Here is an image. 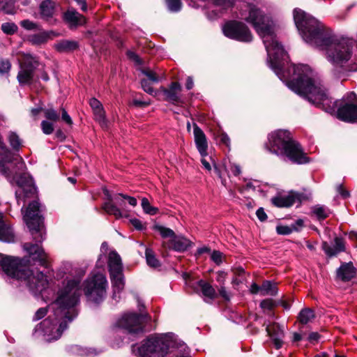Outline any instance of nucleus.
Masks as SVG:
<instances>
[{"label": "nucleus", "mask_w": 357, "mask_h": 357, "mask_svg": "<svg viewBox=\"0 0 357 357\" xmlns=\"http://www.w3.org/2000/svg\"><path fill=\"white\" fill-rule=\"evenodd\" d=\"M249 15L245 17L261 38L267 52V62L280 80L291 91L326 112L337 109V118L347 122H357V100L354 92L344 96L341 101H333L318 75L307 65L289 64V55L277 40L273 23L268 16L255 6H248Z\"/></svg>", "instance_id": "f257e3e1"}, {"label": "nucleus", "mask_w": 357, "mask_h": 357, "mask_svg": "<svg viewBox=\"0 0 357 357\" xmlns=\"http://www.w3.org/2000/svg\"><path fill=\"white\" fill-rule=\"evenodd\" d=\"M295 24L303 39L324 52L326 59L334 67L344 68L351 61L355 47L353 39L338 36L303 10H294Z\"/></svg>", "instance_id": "f03ea898"}, {"label": "nucleus", "mask_w": 357, "mask_h": 357, "mask_svg": "<svg viewBox=\"0 0 357 357\" xmlns=\"http://www.w3.org/2000/svg\"><path fill=\"white\" fill-rule=\"evenodd\" d=\"M81 276L68 277L59 288L56 300L49 306L52 314L38 324L33 334L47 342L58 340L78 314L77 305L81 296Z\"/></svg>", "instance_id": "7ed1b4c3"}, {"label": "nucleus", "mask_w": 357, "mask_h": 357, "mask_svg": "<svg viewBox=\"0 0 357 357\" xmlns=\"http://www.w3.org/2000/svg\"><path fill=\"white\" fill-rule=\"evenodd\" d=\"M26 165L22 158L11 153L3 144H0V172L10 183H16L18 189L15 197L18 204L24 202V198L35 195L36 188L31 176L25 172Z\"/></svg>", "instance_id": "20e7f679"}, {"label": "nucleus", "mask_w": 357, "mask_h": 357, "mask_svg": "<svg viewBox=\"0 0 357 357\" xmlns=\"http://www.w3.org/2000/svg\"><path fill=\"white\" fill-rule=\"evenodd\" d=\"M0 273L8 279L24 282L34 295H42L47 291L48 280L43 271L31 268L17 257L6 256L0 253Z\"/></svg>", "instance_id": "39448f33"}, {"label": "nucleus", "mask_w": 357, "mask_h": 357, "mask_svg": "<svg viewBox=\"0 0 357 357\" xmlns=\"http://www.w3.org/2000/svg\"><path fill=\"white\" fill-rule=\"evenodd\" d=\"M42 211V206L38 201L31 202L26 208L24 213V220L29 229L33 240L36 243L34 244L25 243L23 245V248L29 254L34 264L38 263V265L47 268L49 266L47 255L39 245L45 238Z\"/></svg>", "instance_id": "423d86ee"}, {"label": "nucleus", "mask_w": 357, "mask_h": 357, "mask_svg": "<svg viewBox=\"0 0 357 357\" xmlns=\"http://www.w3.org/2000/svg\"><path fill=\"white\" fill-rule=\"evenodd\" d=\"M266 149L271 153L283 158H287L296 164H305L307 157L301 145L294 141L291 133L286 130H278L268 135Z\"/></svg>", "instance_id": "0eeeda50"}, {"label": "nucleus", "mask_w": 357, "mask_h": 357, "mask_svg": "<svg viewBox=\"0 0 357 357\" xmlns=\"http://www.w3.org/2000/svg\"><path fill=\"white\" fill-rule=\"evenodd\" d=\"M176 346L177 336L174 333H159L133 345L132 351L138 357H166L169 349Z\"/></svg>", "instance_id": "6e6552de"}, {"label": "nucleus", "mask_w": 357, "mask_h": 357, "mask_svg": "<svg viewBox=\"0 0 357 357\" xmlns=\"http://www.w3.org/2000/svg\"><path fill=\"white\" fill-rule=\"evenodd\" d=\"M83 286L88 301L98 304L105 298L108 282L104 274H91L84 281Z\"/></svg>", "instance_id": "1a4fd4ad"}, {"label": "nucleus", "mask_w": 357, "mask_h": 357, "mask_svg": "<svg viewBox=\"0 0 357 357\" xmlns=\"http://www.w3.org/2000/svg\"><path fill=\"white\" fill-rule=\"evenodd\" d=\"M107 201L102 205V209L109 215H113L116 219L123 217H128L126 211L123 208L125 201H128V204L135 207L137 204V199L133 197L122 193H116L112 195L107 189L103 190Z\"/></svg>", "instance_id": "9d476101"}, {"label": "nucleus", "mask_w": 357, "mask_h": 357, "mask_svg": "<svg viewBox=\"0 0 357 357\" xmlns=\"http://www.w3.org/2000/svg\"><path fill=\"white\" fill-rule=\"evenodd\" d=\"M139 314L129 312L124 314L116 322L118 327L125 329L129 333L137 334L143 332L144 324L149 321V316L146 312H142L144 305L138 299Z\"/></svg>", "instance_id": "9b49d317"}, {"label": "nucleus", "mask_w": 357, "mask_h": 357, "mask_svg": "<svg viewBox=\"0 0 357 357\" xmlns=\"http://www.w3.org/2000/svg\"><path fill=\"white\" fill-rule=\"evenodd\" d=\"M224 35L240 42L249 43L252 40V35L248 26L243 22L229 21L222 26Z\"/></svg>", "instance_id": "f8f14e48"}, {"label": "nucleus", "mask_w": 357, "mask_h": 357, "mask_svg": "<svg viewBox=\"0 0 357 357\" xmlns=\"http://www.w3.org/2000/svg\"><path fill=\"white\" fill-rule=\"evenodd\" d=\"M38 66L36 57L31 54H25L20 64V70L17 75V79L20 84H30L33 78L35 69Z\"/></svg>", "instance_id": "ddd939ff"}, {"label": "nucleus", "mask_w": 357, "mask_h": 357, "mask_svg": "<svg viewBox=\"0 0 357 357\" xmlns=\"http://www.w3.org/2000/svg\"><path fill=\"white\" fill-rule=\"evenodd\" d=\"M266 332L274 347L277 349H280L283 344L284 326H280L276 323H273V324L266 326Z\"/></svg>", "instance_id": "4468645a"}, {"label": "nucleus", "mask_w": 357, "mask_h": 357, "mask_svg": "<svg viewBox=\"0 0 357 357\" xmlns=\"http://www.w3.org/2000/svg\"><path fill=\"white\" fill-rule=\"evenodd\" d=\"M193 134L195 143L198 152L202 157H206L208 155V142L206 136L196 123L193 124Z\"/></svg>", "instance_id": "2eb2a0df"}, {"label": "nucleus", "mask_w": 357, "mask_h": 357, "mask_svg": "<svg viewBox=\"0 0 357 357\" xmlns=\"http://www.w3.org/2000/svg\"><path fill=\"white\" fill-rule=\"evenodd\" d=\"M181 86L178 82H172L168 89L161 87V91L165 96V100L173 104L182 102L180 93L181 91Z\"/></svg>", "instance_id": "dca6fc26"}, {"label": "nucleus", "mask_w": 357, "mask_h": 357, "mask_svg": "<svg viewBox=\"0 0 357 357\" xmlns=\"http://www.w3.org/2000/svg\"><path fill=\"white\" fill-rule=\"evenodd\" d=\"M108 269L109 275L123 273V264L120 255L116 251H112L108 256Z\"/></svg>", "instance_id": "f3484780"}, {"label": "nucleus", "mask_w": 357, "mask_h": 357, "mask_svg": "<svg viewBox=\"0 0 357 357\" xmlns=\"http://www.w3.org/2000/svg\"><path fill=\"white\" fill-rule=\"evenodd\" d=\"M56 9V3L52 0H44L40 6V17L45 20H50L53 18Z\"/></svg>", "instance_id": "a211bd4d"}, {"label": "nucleus", "mask_w": 357, "mask_h": 357, "mask_svg": "<svg viewBox=\"0 0 357 357\" xmlns=\"http://www.w3.org/2000/svg\"><path fill=\"white\" fill-rule=\"evenodd\" d=\"M192 242L183 236H176L170 239L167 247L177 252H184L191 247Z\"/></svg>", "instance_id": "6ab92c4d"}, {"label": "nucleus", "mask_w": 357, "mask_h": 357, "mask_svg": "<svg viewBox=\"0 0 357 357\" xmlns=\"http://www.w3.org/2000/svg\"><path fill=\"white\" fill-rule=\"evenodd\" d=\"M322 248L328 257H333L344 250V244L342 238L336 237L334 240V245H331L327 242L322 243Z\"/></svg>", "instance_id": "aec40b11"}, {"label": "nucleus", "mask_w": 357, "mask_h": 357, "mask_svg": "<svg viewBox=\"0 0 357 357\" xmlns=\"http://www.w3.org/2000/svg\"><path fill=\"white\" fill-rule=\"evenodd\" d=\"M297 199L298 197L294 194L278 195L271 199V203L279 208L290 207Z\"/></svg>", "instance_id": "412c9836"}, {"label": "nucleus", "mask_w": 357, "mask_h": 357, "mask_svg": "<svg viewBox=\"0 0 357 357\" xmlns=\"http://www.w3.org/2000/svg\"><path fill=\"white\" fill-rule=\"evenodd\" d=\"M356 274V269L351 262L342 264L337 271V276L342 281H349Z\"/></svg>", "instance_id": "4be33fe9"}, {"label": "nucleus", "mask_w": 357, "mask_h": 357, "mask_svg": "<svg viewBox=\"0 0 357 357\" xmlns=\"http://www.w3.org/2000/svg\"><path fill=\"white\" fill-rule=\"evenodd\" d=\"M113 289V298L116 299L117 294L124 289L125 278L123 273L109 275Z\"/></svg>", "instance_id": "5701e85b"}, {"label": "nucleus", "mask_w": 357, "mask_h": 357, "mask_svg": "<svg viewBox=\"0 0 357 357\" xmlns=\"http://www.w3.org/2000/svg\"><path fill=\"white\" fill-rule=\"evenodd\" d=\"M3 216L0 214V241L6 243L15 241V235L13 229L6 225L3 221Z\"/></svg>", "instance_id": "b1692460"}, {"label": "nucleus", "mask_w": 357, "mask_h": 357, "mask_svg": "<svg viewBox=\"0 0 357 357\" xmlns=\"http://www.w3.org/2000/svg\"><path fill=\"white\" fill-rule=\"evenodd\" d=\"M82 15L77 13L75 9L69 8L63 14V20L72 26H77L79 23Z\"/></svg>", "instance_id": "393cba45"}, {"label": "nucleus", "mask_w": 357, "mask_h": 357, "mask_svg": "<svg viewBox=\"0 0 357 357\" xmlns=\"http://www.w3.org/2000/svg\"><path fill=\"white\" fill-rule=\"evenodd\" d=\"M55 49L59 52H68L78 47V43L75 40H63L54 45Z\"/></svg>", "instance_id": "a878e982"}, {"label": "nucleus", "mask_w": 357, "mask_h": 357, "mask_svg": "<svg viewBox=\"0 0 357 357\" xmlns=\"http://www.w3.org/2000/svg\"><path fill=\"white\" fill-rule=\"evenodd\" d=\"M213 172L215 174L220 178L221 183L225 187H229V183L227 181V177H229L227 174V170L226 167L223 165H218L215 162H213Z\"/></svg>", "instance_id": "bb28decb"}, {"label": "nucleus", "mask_w": 357, "mask_h": 357, "mask_svg": "<svg viewBox=\"0 0 357 357\" xmlns=\"http://www.w3.org/2000/svg\"><path fill=\"white\" fill-rule=\"evenodd\" d=\"M261 296H275L278 293L276 284L270 280L264 281L261 284Z\"/></svg>", "instance_id": "cd10ccee"}, {"label": "nucleus", "mask_w": 357, "mask_h": 357, "mask_svg": "<svg viewBox=\"0 0 357 357\" xmlns=\"http://www.w3.org/2000/svg\"><path fill=\"white\" fill-rule=\"evenodd\" d=\"M312 213L319 219L324 220L330 214V210L325 206L316 205L312 207Z\"/></svg>", "instance_id": "c85d7f7f"}, {"label": "nucleus", "mask_w": 357, "mask_h": 357, "mask_svg": "<svg viewBox=\"0 0 357 357\" xmlns=\"http://www.w3.org/2000/svg\"><path fill=\"white\" fill-rule=\"evenodd\" d=\"M314 312L310 308H305L302 310L298 314V320L303 324L310 322L314 318Z\"/></svg>", "instance_id": "c756f323"}, {"label": "nucleus", "mask_w": 357, "mask_h": 357, "mask_svg": "<svg viewBox=\"0 0 357 357\" xmlns=\"http://www.w3.org/2000/svg\"><path fill=\"white\" fill-rule=\"evenodd\" d=\"M198 285L201 288L204 296L209 298H213L215 297V291L210 284L203 280H199L198 282Z\"/></svg>", "instance_id": "7c9ffc66"}, {"label": "nucleus", "mask_w": 357, "mask_h": 357, "mask_svg": "<svg viewBox=\"0 0 357 357\" xmlns=\"http://www.w3.org/2000/svg\"><path fill=\"white\" fill-rule=\"evenodd\" d=\"M145 256L147 264L153 268H156L160 266V261L156 258L153 251L146 248L145 251Z\"/></svg>", "instance_id": "2f4dec72"}, {"label": "nucleus", "mask_w": 357, "mask_h": 357, "mask_svg": "<svg viewBox=\"0 0 357 357\" xmlns=\"http://www.w3.org/2000/svg\"><path fill=\"white\" fill-rule=\"evenodd\" d=\"M93 114L95 116L96 121L99 123L100 126L102 128H107V121L105 118V112L103 107H101L99 109L93 111Z\"/></svg>", "instance_id": "473e14b6"}, {"label": "nucleus", "mask_w": 357, "mask_h": 357, "mask_svg": "<svg viewBox=\"0 0 357 357\" xmlns=\"http://www.w3.org/2000/svg\"><path fill=\"white\" fill-rule=\"evenodd\" d=\"M153 229L155 231L159 232L160 236L164 238H170L172 239L175 235V233L172 229L162 225H154Z\"/></svg>", "instance_id": "72a5a7b5"}, {"label": "nucleus", "mask_w": 357, "mask_h": 357, "mask_svg": "<svg viewBox=\"0 0 357 357\" xmlns=\"http://www.w3.org/2000/svg\"><path fill=\"white\" fill-rule=\"evenodd\" d=\"M49 36L45 32L33 34L30 36L29 40L32 44L40 45L47 42Z\"/></svg>", "instance_id": "f704fd0d"}, {"label": "nucleus", "mask_w": 357, "mask_h": 357, "mask_svg": "<svg viewBox=\"0 0 357 357\" xmlns=\"http://www.w3.org/2000/svg\"><path fill=\"white\" fill-rule=\"evenodd\" d=\"M8 139L13 149L18 150L21 146L22 141L15 132H10L8 135Z\"/></svg>", "instance_id": "c9c22d12"}, {"label": "nucleus", "mask_w": 357, "mask_h": 357, "mask_svg": "<svg viewBox=\"0 0 357 357\" xmlns=\"http://www.w3.org/2000/svg\"><path fill=\"white\" fill-rule=\"evenodd\" d=\"M142 207L144 213L146 214L153 215H155L158 211L157 208L151 206L149 201L146 197H143L142 199Z\"/></svg>", "instance_id": "e433bc0d"}, {"label": "nucleus", "mask_w": 357, "mask_h": 357, "mask_svg": "<svg viewBox=\"0 0 357 357\" xmlns=\"http://www.w3.org/2000/svg\"><path fill=\"white\" fill-rule=\"evenodd\" d=\"M168 10L172 13H177L181 10L182 2L181 0H165Z\"/></svg>", "instance_id": "4c0bfd02"}, {"label": "nucleus", "mask_w": 357, "mask_h": 357, "mask_svg": "<svg viewBox=\"0 0 357 357\" xmlns=\"http://www.w3.org/2000/svg\"><path fill=\"white\" fill-rule=\"evenodd\" d=\"M214 4L220 7L221 11L226 10L227 9L232 7L235 0H212Z\"/></svg>", "instance_id": "58836bf2"}, {"label": "nucleus", "mask_w": 357, "mask_h": 357, "mask_svg": "<svg viewBox=\"0 0 357 357\" xmlns=\"http://www.w3.org/2000/svg\"><path fill=\"white\" fill-rule=\"evenodd\" d=\"M1 30L6 34H13L17 30V26L14 23L6 22L1 25Z\"/></svg>", "instance_id": "ea45409f"}, {"label": "nucleus", "mask_w": 357, "mask_h": 357, "mask_svg": "<svg viewBox=\"0 0 357 357\" xmlns=\"http://www.w3.org/2000/svg\"><path fill=\"white\" fill-rule=\"evenodd\" d=\"M142 72L144 75H145L147 77V80L151 81L153 83H157L159 82V77L157 75L155 72L150 69H144L142 70Z\"/></svg>", "instance_id": "a19ab883"}, {"label": "nucleus", "mask_w": 357, "mask_h": 357, "mask_svg": "<svg viewBox=\"0 0 357 357\" xmlns=\"http://www.w3.org/2000/svg\"><path fill=\"white\" fill-rule=\"evenodd\" d=\"M45 116L51 121H56L59 119V114L52 108L44 109Z\"/></svg>", "instance_id": "79ce46f5"}, {"label": "nucleus", "mask_w": 357, "mask_h": 357, "mask_svg": "<svg viewBox=\"0 0 357 357\" xmlns=\"http://www.w3.org/2000/svg\"><path fill=\"white\" fill-rule=\"evenodd\" d=\"M11 68V63L7 59H2L0 61V75H4L8 74Z\"/></svg>", "instance_id": "37998d69"}, {"label": "nucleus", "mask_w": 357, "mask_h": 357, "mask_svg": "<svg viewBox=\"0 0 357 357\" xmlns=\"http://www.w3.org/2000/svg\"><path fill=\"white\" fill-rule=\"evenodd\" d=\"M141 85H142L143 90L145 92H146L151 95H153V96L156 95V93L155 92V91L151 86V81L144 79L141 82Z\"/></svg>", "instance_id": "c03bdc74"}, {"label": "nucleus", "mask_w": 357, "mask_h": 357, "mask_svg": "<svg viewBox=\"0 0 357 357\" xmlns=\"http://www.w3.org/2000/svg\"><path fill=\"white\" fill-rule=\"evenodd\" d=\"M41 128L45 135H50L54 131L53 124L47 121H43L41 122Z\"/></svg>", "instance_id": "a18cd8bd"}, {"label": "nucleus", "mask_w": 357, "mask_h": 357, "mask_svg": "<svg viewBox=\"0 0 357 357\" xmlns=\"http://www.w3.org/2000/svg\"><path fill=\"white\" fill-rule=\"evenodd\" d=\"M217 139L219 141L220 143L223 144L227 147L229 148L230 139H229V136L225 132L220 133L217 137Z\"/></svg>", "instance_id": "49530a36"}, {"label": "nucleus", "mask_w": 357, "mask_h": 357, "mask_svg": "<svg viewBox=\"0 0 357 357\" xmlns=\"http://www.w3.org/2000/svg\"><path fill=\"white\" fill-rule=\"evenodd\" d=\"M20 24L23 28L27 30H34L36 29L38 26L36 23L29 20H22Z\"/></svg>", "instance_id": "de8ad7c7"}, {"label": "nucleus", "mask_w": 357, "mask_h": 357, "mask_svg": "<svg viewBox=\"0 0 357 357\" xmlns=\"http://www.w3.org/2000/svg\"><path fill=\"white\" fill-rule=\"evenodd\" d=\"M47 313V308L41 307L36 312V313L33 316V320L38 321V320L43 318L46 315Z\"/></svg>", "instance_id": "09e8293b"}, {"label": "nucleus", "mask_w": 357, "mask_h": 357, "mask_svg": "<svg viewBox=\"0 0 357 357\" xmlns=\"http://www.w3.org/2000/svg\"><path fill=\"white\" fill-rule=\"evenodd\" d=\"M222 254L220 251H213L211 254V259L218 265L222 263Z\"/></svg>", "instance_id": "8fccbe9b"}, {"label": "nucleus", "mask_w": 357, "mask_h": 357, "mask_svg": "<svg viewBox=\"0 0 357 357\" xmlns=\"http://www.w3.org/2000/svg\"><path fill=\"white\" fill-rule=\"evenodd\" d=\"M274 302L272 299H265L260 303V307L263 309L271 310L274 306Z\"/></svg>", "instance_id": "3c124183"}, {"label": "nucleus", "mask_w": 357, "mask_h": 357, "mask_svg": "<svg viewBox=\"0 0 357 357\" xmlns=\"http://www.w3.org/2000/svg\"><path fill=\"white\" fill-rule=\"evenodd\" d=\"M276 231L279 234L288 235L291 233L292 229L287 226L280 225L277 227Z\"/></svg>", "instance_id": "603ef678"}, {"label": "nucleus", "mask_w": 357, "mask_h": 357, "mask_svg": "<svg viewBox=\"0 0 357 357\" xmlns=\"http://www.w3.org/2000/svg\"><path fill=\"white\" fill-rule=\"evenodd\" d=\"M229 168L230 172L235 176H239L241 173V167L238 165H236L235 163H230Z\"/></svg>", "instance_id": "864d4df0"}, {"label": "nucleus", "mask_w": 357, "mask_h": 357, "mask_svg": "<svg viewBox=\"0 0 357 357\" xmlns=\"http://www.w3.org/2000/svg\"><path fill=\"white\" fill-rule=\"evenodd\" d=\"M132 225L137 230L142 231L145 227L142 222L137 218H133L130 220Z\"/></svg>", "instance_id": "5fc2aeb1"}, {"label": "nucleus", "mask_w": 357, "mask_h": 357, "mask_svg": "<svg viewBox=\"0 0 357 357\" xmlns=\"http://www.w3.org/2000/svg\"><path fill=\"white\" fill-rule=\"evenodd\" d=\"M89 104L93 109V112L102 107L101 102L94 98L90 100Z\"/></svg>", "instance_id": "6e6d98bb"}, {"label": "nucleus", "mask_w": 357, "mask_h": 357, "mask_svg": "<svg viewBox=\"0 0 357 357\" xmlns=\"http://www.w3.org/2000/svg\"><path fill=\"white\" fill-rule=\"evenodd\" d=\"M127 56L130 59H131L132 61L135 62L137 64L139 65L142 63V61H141L140 58L134 52L128 51Z\"/></svg>", "instance_id": "4d7b16f0"}, {"label": "nucleus", "mask_w": 357, "mask_h": 357, "mask_svg": "<svg viewBox=\"0 0 357 357\" xmlns=\"http://www.w3.org/2000/svg\"><path fill=\"white\" fill-rule=\"evenodd\" d=\"M256 215L258 219L261 222H264L267 219V215L265 213L263 208H259V209H257V211H256Z\"/></svg>", "instance_id": "13d9d810"}, {"label": "nucleus", "mask_w": 357, "mask_h": 357, "mask_svg": "<svg viewBox=\"0 0 357 357\" xmlns=\"http://www.w3.org/2000/svg\"><path fill=\"white\" fill-rule=\"evenodd\" d=\"M61 119L63 121H65L67 124L68 125H72L73 124V121H72V119L71 117L68 115V114L67 113V112L66 111L65 109H62V115H61Z\"/></svg>", "instance_id": "bf43d9fd"}, {"label": "nucleus", "mask_w": 357, "mask_h": 357, "mask_svg": "<svg viewBox=\"0 0 357 357\" xmlns=\"http://www.w3.org/2000/svg\"><path fill=\"white\" fill-rule=\"evenodd\" d=\"M337 191L344 199L349 197V192L344 189L342 185H339L337 187Z\"/></svg>", "instance_id": "052dcab7"}, {"label": "nucleus", "mask_w": 357, "mask_h": 357, "mask_svg": "<svg viewBox=\"0 0 357 357\" xmlns=\"http://www.w3.org/2000/svg\"><path fill=\"white\" fill-rule=\"evenodd\" d=\"M261 285L259 286L256 283H253L250 287V291L252 294H259L261 295Z\"/></svg>", "instance_id": "680f3d73"}, {"label": "nucleus", "mask_w": 357, "mask_h": 357, "mask_svg": "<svg viewBox=\"0 0 357 357\" xmlns=\"http://www.w3.org/2000/svg\"><path fill=\"white\" fill-rule=\"evenodd\" d=\"M226 278V273L224 271H218L217 273V281L220 283L223 284Z\"/></svg>", "instance_id": "e2e57ef3"}, {"label": "nucleus", "mask_w": 357, "mask_h": 357, "mask_svg": "<svg viewBox=\"0 0 357 357\" xmlns=\"http://www.w3.org/2000/svg\"><path fill=\"white\" fill-rule=\"evenodd\" d=\"M201 162L203 165L204 167L207 171L211 172L213 170L211 165H210V162L208 161H207V160L205 158V157H202V158L201 160Z\"/></svg>", "instance_id": "0e129e2a"}, {"label": "nucleus", "mask_w": 357, "mask_h": 357, "mask_svg": "<svg viewBox=\"0 0 357 357\" xmlns=\"http://www.w3.org/2000/svg\"><path fill=\"white\" fill-rule=\"evenodd\" d=\"M2 9L3 12L6 14L12 15L15 13L14 8L8 4L5 5Z\"/></svg>", "instance_id": "69168bd1"}, {"label": "nucleus", "mask_w": 357, "mask_h": 357, "mask_svg": "<svg viewBox=\"0 0 357 357\" xmlns=\"http://www.w3.org/2000/svg\"><path fill=\"white\" fill-rule=\"evenodd\" d=\"M219 294L225 299H226V300L229 299V296L225 287H223V286L220 287V288L219 289Z\"/></svg>", "instance_id": "338daca9"}, {"label": "nucleus", "mask_w": 357, "mask_h": 357, "mask_svg": "<svg viewBox=\"0 0 357 357\" xmlns=\"http://www.w3.org/2000/svg\"><path fill=\"white\" fill-rule=\"evenodd\" d=\"M194 86L193 79L191 77H188L186 80L185 87L187 89L190 90L192 89Z\"/></svg>", "instance_id": "774afa93"}]
</instances>
